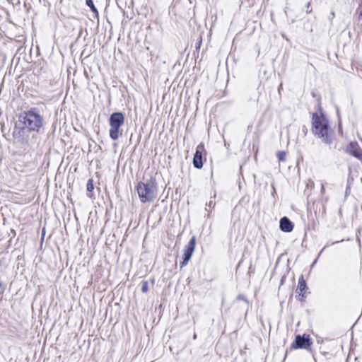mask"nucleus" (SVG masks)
Returning <instances> with one entry per match:
<instances>
[{"label": "nucleus", "instance_id": "3", "mask_svg": "<svg viewBox=\"0 0 362 362\" xmlns=\"http://www.w3.org/2000/svg\"><path fill=\"white\" fill-rule=\"evenodd\" d=\"M136 191L141 202H152L156 197V184L152 180L147 182H139L136 186Z\"/></svg>", "mask_w": 362, "mask_h": 362}, {"label": "nucleus", "instance_id": "15", "mask_svg": "<svg viewBox=\"0 0 362 362\" xmlns=\"http://www.w3.org/2000/svg\"><path fill=\"white\" fill-rule=\"evenodd\" d=\"M215 206V202L212 200H210L209 203L206 204V206L209 208H214Z\"/></svg>", "mask_w": 362, "mask_h": 362}, {"label": "nucleus", "instance_id": "1", "mask_svg": "<svg viewBox=\"0 0 362 362\" xmlns=\"http://www.w3.org/2000/svg\"><path fill=\"white\" fill-rule=\"evenodd\" d=\"M312 132L327 144L331 141L332 131L327 119L322 113H314L313 115Z\"/></svg>", "mask_w": 362, "mask_h": 362}, {"label": "nucleus", "instance_id": "8", "mask_svg": "<svg viewBox=\"0 0 362 362\" xmlns=\"http://www.w3.org/2000/svg\"><path fill=\"white\" fill-rule=\"evenodd\" d=\"M347 151L357 158H362V150L357 142H351L347 147Z\"/></svg>", "mask_w": 362, "mask_h": 362}, {"label": "nucleus", "instance_id": "13", "mask_svg": "<svg viewBox=\"0 0 362 362\" xmlns=\"http://www.w3.org/2000/svg\"><path fill=\"white\" fill-rule=\"evenodd\" d=\"M286 153L285 151H279L277 153V157L280 161H284L286 160Z\"/></svg>", "mask_w": 362, "mask_h": 362}, {"label": "nucleus", "instance_id": "16", "mask_svg": "<svg viewBox=\"0 0 362 362\" xmlns=\"http://www.w3.org/2000/svg\"><path fill=\"white\" fill-rule=\"evenodd\" d=\"M238 299H239V300H245V301H247V300H246V299L245 298L244 296H243V295H239V296H238Z\"/></svg>", "mask_w": 362, "mask_h": 362}, {"label": "nucleus", "instance_id": "5", "mask_svg": "<svg viewBox=\"0 0 362 362\" xmlns=\"http://www.w3.org/2000/svg\"><path fill=\"white\" fill-rule=\"evenodd\" d=\"M196 244V239L194 236H192L190 239L189 242L188 243V245L185 250L184 252V259L183 261L181 263V267L185 266L187 264L188 262L189 261L194 250Z\"/></svg>", "mask_w": 362, "mask_h": 362}, {"label": "nucleus", "instance_id": "12", "mask_svg": "<svg viewBox=\"0 0 362 362\" xmlns=\"http://www.w3.org/2000/svg\"><path fill=\"white\" fill-rule=\"evenodd\" d=\"M86 189H87V191L89 192H91L93 191V189H94L93 181L92 179H89L88 180Z\"/></svg>", "mask_w": 362, "mask_h": 362}, {"label": "nucleus", "instance_id": "14", "mask_svg": "<svg viewBox=\"0 0 362 362\" xmlns=\"http://www.w3.org/2000/svg\"><path fill=\"white\" fill-rule=\"evenodd\" d=\"M148 289V285L147 281H144L141 286V291L143 293H146Z\"/></svg>", "mask_w": 362, "mask_h": 362}, {"label": "nucleus", "instance_id": "10", "mask_svg": "<svg viewBox=\"0 0 362 362\" xmlns=\"http://www.w3.org/2000/svg\"><path fill=\"white\" fill-rule=\"evenodd\" d=\"M307 289L306 282L303 276L298 279V284L296 288V292L299 293V300H303L304 298V294L303 293Z\"/></svg>", "mask_w": 362, "mask_h": 362}, {"label": "nucleus", "instance_id": "4", "mask_svg": "<svg viewBox=\"0 0 362 362\" xmlns=\"http://www.w3.org/2000/svg\"><path fill=\"white\" fill-rule=\"evenodd\" d=\"M109 123L110 126V137L112 140H117L122 135L119 128L124 123V115L122 112H114L110 117Z\"/></svg>", "mask_w": 362, "mask_h": 362}, {"label": "nucleus", "instance_id": "6", "mask_svg": "<svg viewBox=\"0 0 362 362\" xmlns=\"http://www.w3.org/2000/svg\"><path fill=\"white\" fill-rule=\"evenodd\" d=\"M204 152V146L201 143L197 146L196 152L193 158V165L197 169H200L203 166L202 154Z\"/></svg>", "mask_w": 362, "mask_h": 362}, {"label": "nucleus", "instance_id": "7", "mask_svg": "<svg viewBox=\"0 0 362 362\" xmlns=\"http://www.w3.org/2000/svg\"><path fill=\"white\" fill-rule=\"evenodd\" d=\"M296 345L293 346L296 349H308L310 345L311 342L310 341L309 336L305 337L303 335V337L298 335L296 337L295 340Z\"/></svg>", "mask_w": 362, "mask_h": 362}, {"label": "nucleus", "instance_id": "9", "mask_svg": "<svg viewBox=\"0 0 362 362\" xmlns=\"http://www.w3.org/2000/svg\"><path fill=\"white\" fill-rule=\"evenodd\" d=\"M280 228L284 232L289 233L293 230V225L287 217H283L280 220Z\"/></svg>", "mask_w": 362, "mask_h": 362}, {"label": "nucleus", "instance_id": "2", "mask_svg": "<svg viewBox=\"0 0 362 362\" xmlns=\"http://www.w3.org/2000/svg\"><path fill=\"white\" fill-rule=\"evenodd\" d=\"M19 122L23 124V128L37 132L43 124V118L35 108H33L23 112L19 116Z\"/></svg>", "mask_w": 362, "mask_h": 362}, {"label": "nucleus", "instance_id": "11", "mask_svg": "<svg viewBox=\"0 0 362 362\" xmlns=\"http://www.w3.org/2000/svg\"><path fill=\"white\" fill-rule=\"evenodd\" d=\"M86 4L88 7L90 8L91 11L94 13H98V10L93 4L92 0H86Z\"/></svg>", "mask_w": 362, "mask_h": 362}]
</instances>
